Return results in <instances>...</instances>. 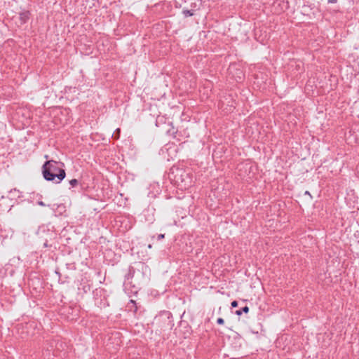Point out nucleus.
Returning a JSON list of instances; mask_svg holds the SVG:
<instances>
[{
	"mask_svg": "<svg viewBox=\"0 0 359 359\" xmlns=\"http://www.w3.org/2000/svg\"><path fill=\"white\" fill-rule=\"evenodd\" d=\"M170 128L166 130V133L168 135L172 136L173 138H177V135L178 134V130L176 129L173 126L172 123H169Z\"/></svg>",
	"mask_w": 359,
	"mask_h": 359,
	"instance_id": "obj_8",
	"label": "nucleus"
},
{
	"mask_svg": "<svg viewBox=\"0 0 359 359\" xmlns=\"http://www.w3.org/2000/svg\"><path fill=\"white\" fill-rule=\"evenodd\" d=\"M169 177L178 185L189 186L191 182L189 174L182 168H172Z\"/></svg>",
	"mask_w": 359,
	"mask_h": 359,
	"instance_id": "obj_3",
	"label": "nucleus"
},
{
	"mask_svg": "<svg viewBox=\"0 0 359 359\" xmlns=\"http://www.w3.org/2000/svg\"><path fill=\"white\" fill-rule=\"evenodd\" d=\"M304 194H305V195H308V196H310V198H312V196H311V194H310V192H309V191H306L304 192Z\"/></svg>",
	"mask_w": 359,
	"mask_h": 359,
	"instance_id": "obj_20",
	"label": "nucleus"
},
{
	"mask_svg": "<svg viewBox=\"0 0 359 359\" xmlns=\"http://www.w3.org/2000/svg\"><path fill=\"white\" fill-rule=\"evenodd\" d=\"M79 182L76 179H72L69 181V184L72 187H76L77 184H78Z\"/></svg>",
	"mask_w": 359,
	"mask_h": 359,
	"instance_id": "obj_13",
	"label": "nucleus"
},
{
	"mask_svg": "<svg viewBox=\"0 0 359 359\" xmlns=\"http://www.w3.org/2000/svg\"><path fill=\"white\" fill-rule=\"evenodd\" d=\"M37 204H38L39 205H40V206H43V207L46 206V204H45L42 201H39L37 202Z\"/></svg>",
	"mask_w": 359,
	"mask_h": 359,
	"instance_id": "obj_17",
	"label": "nucleus"
},
{
	"mask_svg": "<svg viewBox=\"0 0 359 359\" xmlns=\"http://www.w3.org/2000/svg\"><path fill=\"white\" fill-rule=\"evenodd\" d=\"M175 7L182 8V14L185 18L195 15L194 9H190L188 6L182 5V3L177 1H175Z\"/></svg>",
	"mask_w": 359,
	"mask_h": 359,
	"instance_id": "obj_5",
	"label": "nucleus"
},
{
	"mask_svg": "<svg viewBox=\"0 0 359 359\" xmlns=\"http://www.w3.org/2000/svg\"><path fill=\"white\" fill-rule=\"evenodd\" d=\"M93 295L95 298V304L99 308L102 309L109 305L107 302H103V299H98V297H101L103 295V289H96L93 291ZM104 301H106V299H104Z\"/></svg>",
	"mask_w": 359,
	"mask_h": 359,
	"instance_id": "obj_4",
	"label": "nucleus"
},
{
	"mask_svg": "<svg viewBox=\"0 0 359 359\" xmlns=\"http://www.w3.org/2000/svg\"><path fill=\"white\" fill-rule=\"evenodd\" d=\"M115 132L116 133H118V134H119L120 133V129L119 128L116 129Z\"/></svg>",
	"mask_w": 359,
	"mask_h": 359,
	"instance_id": "obj_24",
	"label": "nucleus"
},
{
	"mask_svg": "<svg viewBox=\"0 0 359 359\" xmlns=\"http://www.w3.org/2000/svg\"><path fill=\"white\" fill-rule=\"evenodd\" d=\"M165 121V118L163 116H158L156 120V126L157 127L159 126L160 123H163Z\"/></svg>",
	"mask_w": 359,
	"mask_h": 359,
	"instance_id": "obj_11",
	"label": "nucleus"
},
{
	"mask_svg": "<svg viewBox=\"0 0 359 359\" xmlns=\"http://www.w3.org/2000/svg\"><path fill=\"white\" fill-rule=\"evenodd\" d=\"M83 290H84L85 292H87L88 291L90 290V286L89 285L84 286L83 287Z\"/></svg>",
	"mask_w": 359,
	"mask_h": 359,
	"instance_id": "obj_18",
	"label": "nucleus"
},
{
	"mask_svg": "<svg viewBox=\"0 0 359 359\" xmlns=\"http://www.w3.org/2000/svg\"><path fill=\"white\" fill-rule=\"evenodd\" d=\"M189 8L190 9H194L195 13L196 11L199 10V7L198 6V4L196 2H191L190 4V7Z\"/></svg>",
	"mask_w": 359,
	"mask_h": 359,
	"instance_id": "obj_12",
	"label": "nucleus"
},
{
	"mask_svg": "<svg viewBox=\"0 0 359 359\" xmlns=\"http://www.w3.org/2000/svg\"><path fill=\"white\" fill-rule=\"evenodd\" d=\"M113 137H115L116 139H118L119 138L118 133H116V134L114 133Z\"/></svg>",
	"mask_w": 359,
	"mask_h": 359,
	"instance_id": "obj_21",
	"label": "nucleus"
},
{
	"mask_svg": "<svg viewBox=\"0 0 359 359\" xmlns=\"http://www.w3.org/2000/svg\"><path fill=\"white\" fill-rule=\"evenodd\" d=\"M65 164L60 161L48 160L42 166V175L46 181L60 183L66 177Z\"/></svg>",
	"mask_w": 359,
	"mask_h": 359,
	"instance_id": "obj_1",
	"label": "nucleus"
},
{
	"mask_svg": "<svg viewBox=\"0 0 359 359\" xmlns=\"http://www.w3.org/2000/svg\"><path fill=\"white\" fill-rule=\"evenodd\" d=\"M238 303L236 300H234L231 303V306L232 308H236L238 306Z\"/></svg>",
	"mask_w": 359,
	"mask_h": 359,
	"instance_id": "obj_15",
	"label": "nucleus"
},
{
	"mask_svg": "<svg viewBox=\"0 0 359 359\" xmlns=\"http://www.w3.org/2000/svg\"><path fill=\"white\" fill-rule=\"evenodd\" d=\"M31 13L29 11H24L19 13V20L22 25L25 24L30 18Z\"/></svg>",
	"mask_w": 359,
	"mask_h": 359,
	"instance_id": "obj_7",
	"label": "nucleus"
},
{
	"mask_svg": "<svg viewBox=\"0 0 359 359\" xmlns=\"http://www.w3.org/2000/svg\"><path fill=\"white\" fill-rule=\"evenodd\" d=\"M57 208H65V206L63 205H58Z\"/></svg>",
	"mask_w": 359,
	"mask_h": 359,
	"instance_id": "obj_25",
	"label": "nucleus"
},
{
	"mask_svg": "<svg viewBox=\"0 0 359 359\" xmlns=\"http://www.w3.org/2000/svg\"><path fill=\"white\" fill-rule=\"evenodd\" d=\"M148 248H149V249L152 248V245L151 244H149L148 245Z\"/></svg>",
	"mask_w": 359,
	"mask_h": 359,
	"instance_id": "obj_23",
	"label": "nucleus"
},
{
	"mask_svg": "<svg viewBox=\"0 0 359 359\" xmlns=\"http://www.w3.org/2000/svg\"><path fill=\"white\" fill-rule=\"evenodd\" d=\"M152 324L161 330H172L174 326L172 314L169 311H162L154 318Z\"/></svg>",
	"mask_w": 359,
	"mask_h": 359,
	"instance_id": "obj_2",
	"label": "nucleus"
},
{
	"mask_svg": "<svg viewBox=\"0 0 359 359\" xmlns=\"http://www.w3.org/2000/svg\"><path fill=\"white\" fill-rule=\"evenodd\" d=\"M128 306L130 308V310L133 311L134 313L137 311V306L135 300H130Z\"/></svg>",
	"mask_w": 359,
	"mask_h": 359,
	"instance_id": "obj_9",
	"label": "nucleus"
},
{
	"mask_svg": "<svg viewBox=\"0 0 359 359\" xmlns=\"http://www.w3.org/2000/svg\"><path fill=\"white\" fill-rule=\"evenodd\" d=\"M217 323L218 325H224V320L222 318H218L217 320Z\"/></svg>",
	"mask_w": 359,
	"mask_h": 359,
	"instance_id": "obj_14",
	"label": "nucleus"
},
{
	"mask_svg": "<svg viewBox=\"0 0 359 359\" xmlns=\"http://www.w3.org/2000/svg\"><path fill=\"white\" fill-rule=\"evenodd\" d=\"M44 157L47 159L48 158V155H45Z\"/></svg>",
	"mask_w": 359,
	"mask_h": 359,
	"instance_id": "obj_26",
	"label": "nucleus"
},
{
	"mask_svg": "<svg viewBox=\"0 0 359 359\" xmlns=\"http://www.w3.org/2000/svg\"><path fill=\"white\" fill-rule=\"evenodd\" d=\"M164 238H165V234H163V233H160V234H158V236H157V240H158V241H161V240L163 239Z\"/></svg>",
	"mask_w": 359,
	"mask_h": 359,
	"instance_id": "obj_16",
	"label": "nucleus"
},
{
	"mask_svg": "<svg viewBox=\"0 0 359 359\" xmlns=\"http://www.w3.org/2000/svg\"><path fill=\"white\" fill-rule=\"evenodd\" d=\"M249 307L248 306H245L244 307L241 308V309L236 310L235 311V313L237 316H241L243 313H248L249 312Z\"/></svg>",
	"mask_w": 359,
	"mask_h": 359,
	"instance_id": "obj_10",
	"label": "nucleus"
},
{
	"mask_svg": "<svg viewBox=\"0 0 359 359\" xmlns=\"http://www.w3.org/2000/svg\"><path fill=\"white\" fill-rule=\"evenodd\" d=\"M135 269L133 266H130L128 269V272L125 274V280L123 283V285L126 287L128 285H131L130 280L134 277L135 274Z\"/></svg>",
	"mask_w": 359,
	"mask_h": 359,
	"instance_id": "obj_6",
	"label": "nucleus"
},
{
	"mask_svg": "<svg viewBox=\"0 0 359 359\" xmlns=\"http://www.w3.org/2000/svg\"><path fill=\"white\" fill-rule=\"evenodd\" d=\"M338 0H327L328 4H336Z\"/></svg>",
	"mask_w": 359,
	"mask_h": 359,
	"instance_id": "obj_19",
	"label": "nucleus"
},
{
	"mask_svg": "<svg viewBox=\"0 0 359 359\" xmlns=\"http://www.w3.org/2000/svg\"><path fill=\"white\" fill-rule=\"evenodd\" d=\"M48 242H47V241H46L43 243V247L46 248V247H48Z\"/></svg>",
	"mask_w": 359,
	"mask_h": 359,
	"instance_id": "obj_22",
	"label": "nucleus"
}]
</instances>
